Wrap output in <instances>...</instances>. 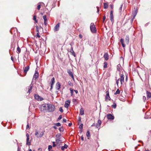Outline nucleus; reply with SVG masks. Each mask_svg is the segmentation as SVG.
<instances>
[{"instance_id":"nucleus-3","label":"nucleus","mask_w":151,"mask_h":151,"mask_svg":"<svg viewBox=\"0 0 151 151\" xmlns=\"http://www.w3.org/2000/svg\"><path fill=\"white\" fill-rule=\"evenodd\" d=\"M44 133L43 132H41L39 133L38 131L37 130H36L35 133V135H36L37 137L38 138L42 137L44 135Z\"/></svg>"},{"instance_id":"nucleus-1","label":"nucleus","mask_w":151,"mask_h":151,"mask_svg":"<svg viewBox=\"0 0 151 151\" xmlns=\"http://www.w3.org/2000/svg\"><path fill=\"white\" fill-rule=\"evenodd\" d=\"M47 109L49 112H52L55 109V106L53 104H47Z\"/></svg>"},{"instance_id":"nucleus-37","label":"nucleus","mask_w":151,"mask_h":151,"mask_svg":"<svg viewBox=\"0 0 151 151\" xmlns=\"http://www.w3.org/2000/svg\"><path fill=\"white\" fill-rule=\"evenodd\" d=\"M43 19L44 20V21H46L47 20V17L46 15H44L43 17Z\"/></svg>"},{"instance_id":"nucleus-41","label":"nucleus","mask_w":151,"mask_h":151,"mask_svg":"<svg viewBox=\"0 0 151 151\" xmlns=\"http://www.w3.org/2000/svg\"><path fill=\"white\" fill-rule=\"evenodd\" d=\"M120 65H118L117 66V70H118V71H119L120 70Z\"/></svg>"},{"instance_id":"nucleus-7","label":"nucleus","mask_w":151,"mask_h":151,"mask_svg":"<svg viewBox=\"0 0 151 151\" xmlns=\"http://www.w3.org/2000/svg\"><path fill=\"white\" fill-rule=\"evenodd\" d=\"M107 118L108 119L113 120L114 119V116H112L111 114H109L107 115Z\"/></svg>"},{"instance_id":"nucleus-61","label":"nucleus","mask_w":151,"mask_h":151,"mask_svg":"<svg viewBox=\"0 0 151 151\" xmlns=\"http://www.w3.org/2000/svg\"><path fill=\"white\" fill-rule=\"evenodd\" d=\"M53 127L55 129H56L57 128V127H56V126H53Z\"/></svg>"},{"instance_id":"nucleus-62","label":"nucleus","mask_w":151,"mask_h":151,"mask_svg":"<svg viewBox=\"0 0 151 151\" xmlns=\"http://www.w3.org/2000/svg\"><path fill=\"white\" fill-rule=\"evenodd\" d=\"M44 24L46 26L47 24V23L46 22V21H44Z\"/></svg>"},{"instance_id":"nucleus-48","label":"nucleus","mask_w":151,"mask_h":151,"mask_svg":"<svg viewBox=\"0 0 151 151\" xmlns=\"http://www.w3.org/2000/svg\"><path fill=\"white\" fill-rule=\"evenodd\" d=\"M110 7L111 8V9H112L111 10H113V9L114 8V5L112 4H111L110 5Z\"/></svg>"},{"instance_id":"nucleus-14","label":"nucleus","mask_w":151,"mask_h":151,"mask_svg":"<svg viewBox=\"0 0 151 151\" xmlns=\"http://www.w3.org/2000/svg\"><path fill=\"white\" fill-rule=\"evenodd\" d=\"M68 73L69 75L71 77L72 79L74 80V77L73 73L71 72L70 70L68 71Z\"/></svg>"},{"instance_id":"nucleus-10","label":"nucleus","mask_w":151,"mask_h":151,"mask_svg":"<svg viewBox=\"0 0 151 151\" xmlns=\"http://www.w3.org/2000/svg\"><path fill=\"white\" fill-rule=\"evenodd\" d=\"M70 101L69 100L67 101L64 104L65 107L66 108H68L70 104Z\"/></svg>"},{"instance_id":"nucleus-5","label":"nucleus","mask_w":151,"mask_h":151,"mask_svg":"<svg viewBox=\"0 0 151 151\" xmlns=\"http://www.w3.org/2000/svg\"><path fill=\"white\" fill-rule=\"evenodd\" d=\"M35 99L38 101H42L43 100V98L41 97L39 95L35 94L34 96Z\"/></svg>"},{"instance_id":"nucleus-15","label":"nucleus","mask_w":151,"mask_h":151,"mask_svg":"<svg viewBox=\"0 0 151 151\" xmlns=\"http://www.w3.org/2000/svg\"><path fill=\"white\" fill-rule=\"evenodd\" d=\"M60 83L59 82H58L56 85V89L58 90L60 89Z\"/></svg>"},{"instance_id":"nucleus-18","label":"nucleus","mask_w":151,"mask_h":151,"mask_svg":"<svg viewBox=\"0 0 151 151\" xmlns=\"http://www.w3.org/2000/svg\"><path fill=\"white\" fill-rule=\"evenodd\" d=\"M146 93L147 94V99H149L150 98H151V93L148 91H147Z\"/></svg>"},{"instance_id":"nucleus-27","label":"nucleus","mask_w":151,"mask_h":151,"mask_svg":"<svg viewBox=\"0 0 151 151\" xmlns=\"http://www.w3.org/2000/svg\"><path fill=\"white\" fill-rule=\"evenodd\" d=\"M56 142L57 143H60L61 142V141L60 140V138H57L56 139Z\"/></svg>"},{"instance_id":"nucleus-55","label":"nucleus","mask_w":151,"mask_h":151,"mask_svg":"<svg viewBox=\"0 0 151 151\" xmlns=\"http://www.w3.org/2000/svg\"><path fill=\"white\" fill-rule=\"evenodd\" d=\"M36 36L38 38H40V36L39 35V33H37Z\"/></svg>"},{"instance_id":"nucleus-17","label":"nucleus","mask_w":151,"mask_h":151,"mask_svg":"<svg viewBox=\"0 0 151 151\" xmlns=\"http://www.w3.org/2000/svg\"><path fill=\"white\" fill-rule=\"evenodd\" d=\"M29 66H27L25 67L24 70V72L25 73H26L29 70Z\"/></svg>"},{"instance_id":"nucleus-51","label":"nucleus","mask_w":151,"mask_h":151,"mask_svg":"<svg viewBox=\"0 0 151 151\" xmlns=\"http://www.w3.org/2000/svg\"><path fill=\"white\" fill-rule=\"evenodd\" d=\"M106 18L105 16H104L103 17V23L104 22V21L106 19Z\"/></svg>"},{"instance_id":"nucleus-34","label":"nucleus","mask_w":151,"mask_h":151,"mask_svg":"<svg viewBox=\"0 0 151 151\" xmlns=\"http://www.w3.org/2000/svg\"><path fill=\"white\" fill-rule=\"evenodd\" d=\"M59 130L60 132H63L64 131V129L63 127H60Z\"/></svg>"},{"instance_id":"nucleus-43","label":"nucleus","mask_w":151,"mask_h":151,"mask_svg":"<svg viewBox=\"0 0 151 151\" xmlns=\"http://www.w3.org/2000/svg\"><path fill=\"white\" fill-rule=\"evenodd\" d=\"M62 118V115H60L57 121H58V120L61 119Z\"/></svg>"},{"instance_id":"nucleus-47","label":"nucleus","mask_w":151,"mask_h":151,"mask_svg":"<svg viewBox=\"0 0 151 151\" xmlns=\"http://www.w3.org/2000/svg\"><path fill=\"white\" fill-rule=\"evenodd\" d=\"M59 111L61 112H63V110L62 108V107H60L59 108Z\"/></svg>"},{"instance_id":"nucleus-59","label":"nucleus","mask_w":151,"mask_h":151,"mask_svg":"<svg viewBox=\"0 0 151 151\" xmlns=\"http://www.w3.org/2000/svg\"><path fill=\"white\" fill-rule=\"evenodd\" d=\"M76 101V99H73V102H75Z\"/></svg>"},{"instance_id":"nucleus-25","label":"nucleus","mask_w":151,"mask_h":151,"mask_svg":"<svg viewBox=\"0 0 151 151\" xmlns=\"http://www.w3.org/2000/svg\"><path fill=\"white\" fill-rule=\"evenodd\" d=\"M36 28L37 29V30H36L37 33H39V28L40 29H42V27L41 26H40L39 27H38L37 26H36Z\"/></svg>"},{"instance_id":"nucleus-21","label":"nucleus","mask_w":151,"mask_h":151,"mask_svg":"<svg viewBox=\"0 0 151 151\" xmlns=\"http://www.w3.org/2000/svg\"><path fill=\"white\" fill-rule=\"evenodd\" d=\"M47 107V104H43L42 105L41 107L43 109V110H44L46 109Z\"/></svg>"},{"instance_id":"nucleus-9","label":"nucleus","mask_w":151,"mask_h":151,"mask_svg":"<svg viewBox=\"0 0 151 151\" xmlns=\"http://www.w3.org/2000/svg\"><path fill=\"white\" fill-rule=\"evenodd\" d=\"M124 76L123 74H121L120 75V81L121 82V85H122L124 82Z\"/></svg>"},{"instance_id":"nucleus-50","label":"nucleus","mask_w":151,"mask_h":151,"mask_svg":"<svg viewBox=\"0 0 151 151\" xmlns=\"http://www.w3.org/2000/svg\"><path fill=\"white\" fill-rule=\"evenodd\" d=\"M40 7H41L40 5H38L37 6V9L38 10H40Z\"/></svg>"},{"instance_id":"nucleus-57","label":"nucleus","mask_w":151,"mask_h":151,"mask_svg":"<svg viewBox=\"0 0 151 151\" xmlns=\"http://www.w3.org/2000/svg\"><path fill=\"white\" fill-rule=\"evenodd\" d=\"M52 143H53L52 146L53 147H55L56 146V145L55 144V142H53Z\"/></svg>"},{"instance_id":"nucleus-53","label":"nucleus","mask_w":151,"mask_h":151,"mask_svg":"<svg viewBox=\"0 0 151 151\" xmlns=\"http://www.w3.org/2000/svg\"><path fill=\"white\" fill-rule=\"evenodd\" d=\"M81 118L80 116L78 117V121H79V123H80L81 122Z\"/></svg>"},{"instance_id":"nucleus-28","label":"nucleus","mask_w":151,"mask_h":151,"mask_svg":"<svg viewBox=\"0 0 151 151\" xmlns=\"http://www.w3.org/2000/svg\"><path fill=\"white\" fill-rule=\"evenodd\" d=\"M51 84H52V85H53L55 83V78L54 77H53L51 80Z\"/></svg>"},{"instance_id":"nucleus-64","label":"nucleus","mask_w":151,"mask_h":151,"mask_svg":"<svg viewBox=\"0 0 151 151\" xmlns=\"http://www.w3.org/2000/svg\"><path fill=\"white\" fill-rule=\"evenodd\" d=\"M17 151H20V148L19 147H18Z\"/></svg>"},{"instance_id":"nucleus-45","label":"nucleus","mask_w":151,"mask_h":151,"mask_svg":"<svg viewBox=\"0 0 151 151\" xmlns=\"http://www.w3.org/2000/svg\"><path fill=\"white\" fill-rule=\"evenodd\" d=\"M143 100L144 102H145V101L146 100V98L145 96H143Z\"/></svg>"},{"instance_id":"nucleus-58","label":"nucleus","mask_w":151,"mask_h":151,"mask_svg":"<svg viewBox=\"0 0 151 151\" xmlns=\"http://www.w3.org/2000/svg\"><path fill=\"white\" fill-rule=\"evenodd\" d=\"M71 53H72V55L74 56L75 57H76V55L75 53L74 52H72Z\"/></svg>"},{"instance_id":"nucleus-20","label":"nucleus","mask_w":151,"mask_h":151,"mask_svg":"<svg viewBox=\"0 0 151 151\" xmlns=\"http://www.w3.org/2000/svg\"><path fill=\"white\" fill-rule=\"evenodd\" d=\"M104 58H105L106 60H107L109 59V56L107 53H106L104 56Z\"/></svg>"},{"instance_id":"nucleus-19","label":"nucleus","mask_w":151,"mask_h":151,"mask_svg":"<svg viewBox=\"0 0 151 151\" xmlns=\"http://www.w3.org/2000/svg\"><path fill=\"white\" fill-rule=\"evenodd\" d=\"M80 114L81 115H83L84 114V111L82 108H81L80 110Z\"/></svg>"},{"instance_id":"nucleus-38","label":"nucleus","mask_w":151,"mask_h":151,"mask_svg":"<svg viewBox=\"0 0 151 151\" xmlns=\"http://www.w3.org/2000/svg\"><path fill=\"white\" fill-rule=\"evenodd\" d=\"M52 148V147L51 145H49L48 146V149L49 151H50V150Z\"/></svg>"},{"instance_id":"nucleus-26","label":"nucleus","mask_w":151,"mask_h":151,"mask_svg":"<svg viewBox=\"0 0 151 151\" xmlns=\"http://www.w3.org/2000/svg\"><path fill=\"white\" fill-rule=\"evenodd\" d=\"M104 7L105 9H106L108 7V4L106 3H105L104 4Z\"/></svg>"},{"instance_id":"nucleus-33","label":"nucleus","mask_w":151,"mask_h":151,"mask_svg":"<svg viewBox=\"0 0 151 151\" xmlns=\"http://www.w3.org/2000/svg\"><path fill=\"white\" fill-rule=\"evenodd\" d=\"M111 106L112 108L115 109L116 107V104L115 103H114Z\"/></svg>"},{"instance_id":"nucleus-30","label":"nucleus","mask_w":151,"mask_h":151,"mask_svg":"<svg viewBox=\"0 0 151 151\" xmlns=\"http://www.w3.org/2000/svg\"><path fill=\"white\" fill-rule=\"evenodd\" d=\"M61 134L60 133H58L56 135V137H57V138H60V137L61 136Z\"/></svg>"},{"instance_id":"nucleus-12","label":"nucleus","mask_w":151,"mask_h":151,"mask_svg":"<svg viewBox=\"0 0 151 151\" xmlns=\"http://www.w3.org/2000/svg\"><path fill=\"white\" fill-rule=\"evenodd\" d=\"M101 124V121L99 119L98 121V122L96 124V127L97 128H98L99 127Z\"/></svg>"},{"instance_id":"nucleus-52","label":"nucleus","mask_w":151,"mask_h":151,"mask_svg":"<svg viewBox=\"0 0 151 151\" xmlns=\"http://www.w3.org/2000/svg\"><path fill=\"white\" fill-rule=\"evenodd\" d=\"M96 8H97V12L98 13V14L99 13V7L97 6L96 7Z\"/></svg>"},{"instance_id":"nucleus-11","label":"nucleus","mask_w":151,"mask_h":151,"mask_svg":"<svg viewBox=\"0 0 151 151\" xmlns=\"http://www.w3.org/2000/svg\"><path fill=\"white\" fill-rule=\"evenodd\" d=\"M113 10H111L110 12V20L111 22H113L114 21V16L113 14Z\"/></svg>"},{"instance_id":"nucleus-60","label":"nucleus","mask_w":151,"mask_h":151,"mask_svg":"<svg viewBox=\"0 0 151 151\" xmlns=\"http://www.w3.org/2000/svg\"><path fill=\"white\" fill-rule=\"evenodd\" d=\"M79 37L80 38H82L83 37V36L81 34H80L79 35Z\"/></svg>"},{"instance_id":"nucleus-16","label":"nucleus","mask_w":151,"mask_h":151,"mask_svg":"<svg viewBox=\"0 0 151 151\" xmlns=\"http://www.w3.org/2000/svg\"><path fill=\"white\" fill-rule=\"evenodd\" d=\"M120 42L121 43L122 46L123 47H125V45L124 43V40L123 39H121L120 40Z\"/></svg>"},{"instance_id":"nucleus-54","label":"nucleus","mask_w":151,"mask_h":151,"mask_svg":"<svg viewBox=\"0 0 151 151\" xmlns=\"http://www.w3.org/2000/svg\"><path fill=\"white\" fill-rule=\"evenodd\" d=\"M74 52V51L73 50V48L72 47H71V50H70V52L72 53V52Z\"/></svg>"},{"instance_id":"nucleus-35","label":"nucleus","mask_w":151,"mask_h":151,"mask_svg":"<svg viewBox=\"0 0 151 151\" xmlns=\"http://www.w3.org/2000/svg\"><path fill=\"white\" fill-rule=\"evenodd\" d=\"M122 6H123V4H122L121 5V6H120V8H119V12H121L122 9Z\"/></svg>"},{"instance_id":"nucleus-31","label":"nucleus","mask_w":151,"mask_h":151,"mask_svg":"<svg viewBox=\"0 0 151 151\" xmlns=\"http://www.w3.org/2000/svg\"><path fill=\"white\" fill-rule=\"evenodd\" d=\"M86 135L87 137H89L90 136V133L89 131H88L87 132Z\"/></svg>"},{"instance_id":"nucleus-2","label":"nucleus","mask_w":151,"mask_h":151,"mask_svg":"<svg viewBox=\"0 0 151 151\" xmlns=\"http://www.w3.org/2000/svg\"><path fill=\"white\" fill-rule=\"evenodd\" d=\"M90 29L92 33H95L96 32V29L95 27V25L93 23H91V24Z\"/></svg>"},{"instance_id":"nucleus-46","label":"nucleus","mask_w":151,"mask_h":151,"mask_svg":"<svg viewBox=\"0 0 151 151\" xmlns=\"http://www.w3.org/2000/svg\"><path fill=\"white\" fill-rule=\"evenodd\" d=\"M68 83L69 85L70 86H73V83L70 81H69L68 82Z\"/></svg>"},{"instance_id":"nucleus-22","label":"nucleus","mask_w":151,"mask_h":151,"mask_svg":"<svg viewBox=\"0 0 151 151\" xmlns=\"http://www.w3.org/2000/svg\"><path fill=\"white\" fill-rule=\"evenodd\" d=\"M68 147V145L66 144H65L64 146L61 147V149L62 150H64L65 149H67Z\"/></svg>"},{"instance_id":"nucleus-42","label":"nucleus","mask_w":151,"mask_h":151,"mask_svg":"<svg viewBox=\"0 0 151 151\" xmlns=\"http://www.w3.org/2000/svg\"><path fill=\"white\" fill-rule=\"evenodd\" d=\"M83 124H81L79 127V128L80 129H83Z\"/></svg>"},{"instance_id":"nucleus-39","label":"nucleus","mask_w":151,"mask_h":151,"mask_svg":"<svg viewBox=\"0 0 151 151\" xmlns=\"http://www.w3.org/2000/svg\"><path fill=\"white\" fill-rule=\"evenodd\" d=\"M17 50L18 52V53H20L21 52V49L18 47L17 48Z\"/></svg>"},{"instance_id":"nucleus-40","label":"nucleus","mask_w":151,"mask_h":151,"mask_svg":"<svg viewBox=\"0 0 151 151\" xmlns=\"http://www.w3.org/2000/svg\"><path fill=\"white\" fill-rule=\"evenodd\" d=\"M55 125L58 127L60 126H61V124L60 123H55Z\"/></svg>"},{"instance_id":"nucleus-49","label":"nucleus","mask_w":151,"mask_h":151,"mask_svg":"<svg viewBox=\"0 0 151 151\" xmlns=\"http://www.w3.org/2000/svg\"><path fill=\"white\" fill-rule=\"evenodd\" d=\"M119 78L116 81V83L117 86H118V83H119Z\"/></svg>"},{"instance_id":"nucleus-23","label":"nucleus","mask_w":151,"mask_h":151,"mask_svg":"<svg viewBox=\"0 0 151 151\" xmlns=\"http://www.w3.org/2000/svg\"><path fill=\"white\" fill-rule=\"evenodd\" d=\"M32 86H33V85H32L31 84L30 85V86L29 87H28V92L29 93H30L31 91V90L32 88Z\"/></svg>"},{"instance_id":"nucleus-63","label":"nucleus","mask_w":151,"mask_h":151,"mask_svg":"<svg viewBox=\"0 0 151 151\" xmlns=\"http://www.w3.org/2000/svg\"><path fill=\"white\" fill-rule=\"evenodd\" d=\"M26 128L27 129H29V126L28 124L27 125Z\"/></svg>"},{"instance_id":"nucleus-4","label":"nucleus","mask_w":151,"mask_h":151,"mask_svg":"<svg viewBox=\"0 0 151 151\" xmlns=\"http://www.w3.org/2000/svg\"><path fill=\"white\" fill-rule=\"evenodd\" d=\"M106 95L105 96V100L107 101H109L111 99V98L109 96V91H107L106 92Z\"/></svg>"},{"instance_id":"nucleus-44","label":"nucleus","mask_w":151,"mask_h":151,"mask_svg":"<svg viewBox=\"0 0 151 151\" xmlns=\"http://www.w3.org/2000/svg\"><path fill=\"white\" fill-rule=\"evenodd\" d=\"M33 20H35V22H37V21L36 20V16H34V17H33Z\"/></svg>"},{"instance_id":"nucleus-56","label":"nucleus","mask_w":151,"mask_h":151,"mask_svg":"<svg viewBox=\"0 0 151 151\" xmlns=\"http://www.w3.org/2000/svg\"><path fill=\"white\" fill-rule=\"evenodd\" d=\"M63 122H66L67 121V120L66 119H63Z\"/></svg>"},{"instance_id":"nucleus-8","label":"nucleus","mask_w":151,"mask_h":151,"mask_svg":"<svg viewBox=\"0 0 151 151\" xmlns=\"http://www.w3.org/2000/svg\"><path fill=\"white\" fill-rule=\"evenodd\" d=\"M60 23H58L55 25L54 28V30L55 31H58L59 29V28L60 27Z\"/></svg>"},{"instance_id":"nucleus-6","label":"nucleus","mask_w":151,"mask_h":151,"mask_svg":"<svg viewBox=\"0 0 151 151\" xmlns=\"http://www.w3.org/2000/svg\"><path fill=\"white\" fill-rule=\"evenodd\" d=\"M26 136L27 137L26 139V144L28 145H31V142H29V135L28 133H27L26 134Z\"/></svg>"},{"instance_id":"nucleus-13","label":"nucleus","mask_w":151,"mask_h":151,"mask_svg":"<svg viewBox=\"0 0 151 151\" xmlns=\"http://www.w3.org/2000/svg\"><path fill=\"white\" fill-rule=\"evenodd\" d=\"M38 76H39V74H38V73L37 72H35V74H34V76H33V79H34V78H35V80H36V79L38 77Z\"/></svg>"},{"instance_id":"nucleus-29","label":"nucleus","mask_w":151,"mask_h":151,"mask_svg":"<svg viewBox=\"0 0 151 151\" xmlns=\"http://www.w3.org/2000/svg\"><path fill=\"white\" fill-rule=\"evenodd\" d=\"M120 93V91L119 89H117L116 91V92L114 93V94L115 95H116L117 94H119Z\"/></svg>"},{"instance_id":"nucleus-24","label":"nucleus","mask_w":151,"mask_h":151,"mask_svg":"<svg viewBox=\"0 0 151 151\" xmlns=\"http://www.w3.org/2000/svg\"><path fill=\"white\" fill-rule=\"evenodd\" d=\"M125 39L126 40V43L128 44L129 43V36L128 35H127L126 36Z\"/></svg>"},{"instance_id":"nucleus-32","label":"nucleus","mask_w":151,"mask_h":151,"mask_svg":"<svg viewBox=\"0 0 151 151\" xmlns=\"http://www.w3.org/2000/svg\"><path fill=\"white\" fill-rule=\"evenodd\" d=\"M70 91L71 96H72L73 95V91H74V90L73 89H72V88H70Z\"/></svg>"},{"instance_id":"nucleus-36","label":"nucleus","mask_w":151,"mask_h":151,"mask_svg":"<svg viewBox=\"0 0 151 151\" xmlns=\"http://www.w3.org/2000/svg\"><path fill=\"white\" fill-rule=\"evenodd\" d=\"M104 68H107V63L106 62H104Z\"/></svg>"}]
</instances>
